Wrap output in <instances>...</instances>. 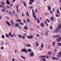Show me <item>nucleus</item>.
<instances>
[{"mask_svg": "<svg viewBox=\"0 0 61 61\" xmlns=\"http://www.w3.org/2000/svg\"><path fill=\"white\" fill-rule=\"evenodd\" d=\"M16 9V11L18 12H19V13H20V11H19V10H18V9Z\"/></svg>", "mask_w": 61, "mask_h": 61, "instance_id": "obj_36", "label": "nucleus"}, {"mask_svg": "<svg viewBox=\"0 0 61 61\" xmlns=\"http://www.w3.org/2000/svg\"><path fill=\"white\" fill-rule=\"evenodd\" d=\"M23 4L26 7V3H25V2H23Z\"/></svg>", "mask_w": 61, "mask_h": 61, "instance_id": "obj_17", "label": "nucleus"}, {"mask_svg": "<svg viewBox=\"0 0 61 61\" xmlns=\"http://www.w3.org/2000/svg\"><path fill=\"white\" fill-rule=\"evenodd\" d=\"M61 24H59V28H61Z\"/></svg>", "mask_w": 61, "mask_h": 61, "instance_id": "obj_32", "label": "nucleus"}, {"mask_svg": "<svg viewBox=\"0 0 61 61\" xmlns=\"http://www.w3.org/2000/svg\"><path fill=\"white\" fill-rule=\"evenodd\" d=\"M15 0H13L12 1V3H14V2H15Z\"/></svg>", "mask_w": 61, "mask_h": 61, "instance_id": "obj_54", "label": "nucleus"}, {"mask_svg": "<svg viewBox=\"0 0 61 61\" xmlns=\"http://www.w3.org/2000/svg\"><path fill=\"white\" fill-rule=\"evenodd\" d=\"M1 4L2 5V6H4V5L5 4V3L3 1H2L1 2Z\"/></svg>", "mask_w": 61, "mask_h": 61, "instance_id": "obj_15", "label": "nucleus"}, {"mask_svg": "<svg viewBox=\"0 0 61 61\" xmlns=\"http://www.w3.org/2000/svg\"><path fill=\"white\" fill-rule=\"evenodd\" d=\"M50 29H51V30H52V29H53V28H52V27L51 26H50Z\"/></svg>", "mask_w": 61, "mask_h": 61, "instance_id": "obj_48", "label": "nucleus"}, {"mask_svg": "<svg viewBox=\"0 0 61 61\" xmlns=\"http://www.w3.org/2000/svg\"><path fill=\"white\" fill-rule=\"evenodd\" d=\"M1 49L2 50H3V49H4V47L3 46H2V47L1 48Z\"/></svg>", "mask_w": 61, "mask_h": 61, "instance_id": "obj_47", "label": "nucleus"}, {"mask_svg": "<svg viewBox=\"0 0 61 61\" xmlns=\"http://www.w3.org/2000/svg\"><path fill=\"white\" fill-rule=\"evenodd\" d=\"M24 28L25 29V30H28V28L26 26L24 27Z\"/></svg>", "mask_w": 61, "mask_h": 61, "instance_id": "obj_13", "label": "nucleus"}, {"mask_svg": "<svg viewBox=\"0 0 61 61\" xmlns=\"http://www.w3.org/2000/svg\"><path fill=\"white\" fill-rule=\"evenodd\" d=\"M6 7L8 8H10V6H6Z\"/></svg>", "mask_w": 61, "mask_h": 61, "instance_id": "obj_49", "label": "nucleus"}, {"mask_svg": "<svg viewBox=\"0 0 61 61\" xmlns=\"http://www.w3.org/2000/svg\"><path fill=\"white\" fill-rule=\"evenodd\" d=\"M47 22H50V21H49V20H48V19L47 20Z\"/></svg>", "mask_w": 61, "mask_h": 61, "instance_id": "obj_58", "label": "nucleus"}, {"mask_svg": "<svg viewBox=\"0 0 61 61\" xmlns=\"http://www.w3.org/2000/svg\"><path fill=\"white\" fill-rule=\"evenodd\" d=\"M15 13V10H14L13 11V14H14Z\"/></svg>", "mask_w": 61, "mask_h": 61, "instance_id": "obj_59", "label": "nucleus"}, {"mask_svg": "<svg viewBox=\"0 0 61 61\" xmlns=\"http://www.w3.org/2000/svg\"><path fill=\"white\" fill-rule=\"evenodd\" d=\"M32 14L34 17V18L35 19V20H36V15H35V12H34V11L33 9H32Z\"/></svg>", "mask_w": 61, "mask_h": 61, "instance_id": "obj_1", "label": "nucleus"}, {"mask_svg": "<svg viewBox=\"0 0 61 61\" xmlns=\"http://www.w3.org/2000/svg\"><path fill=\"white\" fill-rule=\"evenodd\" d=\"M56 43H55V42H53V46H54V47H55V46H55V44Z\"/></svg>", "mask_w": 61, "mask_h": 61, "instance_id": "obj_18", "label": "nucleus"}, {"mask_svg": "<svg viewBox=\"0 0 61 61\" xmlns=\"http://www.w3.org/2000/svg\"><path fill=\"white\" fill-rule=\"evenodd\" d=\"M56 58H55L54 57H52V59H53V60H55V59Z\"/></svg>", "mask_w": 61, "mask_h": 61, "instance_id": "obj_57", "label": "nucleus"}, {"mask_svg": "<svg viewBox=\"0 0 61 61\" xmlns=\"http://www.w3.org/2000/svg\"><path fill=\"white\" fill-rule=\"evenodd\" d=\"M18 36L19 37H20V38H22V36L20 35H18Z\"/></svg>", "mask_w": 61, "mask_h": 61, "instance_id": "obj_33", "label": "nucleus"}, {"mask_svg": "<svg viewBox=\"0 0 61 61\" xmlns=\"http://www.w3.org/2000/svg\"><path fill=\"white\" fill-rule=\"evenodd\" d=\"M16 26H19V25H18V24H16Z\"/></svg>", "mask_w": 61, "mask_h": 61, "instance_id": "obj_55", "label": "nucleus"}, {"mask_svg": "<svg viewBox=\"0 0 61 61\" xmlns=\"http://www.w3.org/2000/svg\"><path fill=\"white\" fill-rule=\"evenodd\" d=\"M56 40L58 42H60V39H56Z\"/></svg>", "mask_w": 61, "mask_h": 61, "instance_id": "obj_24", "label": "nucleus"}, {"mask_svg": "<svg viewBox=\"0 0 61 61\" xmlns=\"http://www.w3.org/2000/svg\"><path fill=\"white\" fill-rule=\"evenodd\" d=\"M13 4H12L11 5H10V6L11 7H12V6H13Z\"/></svg>", "mask_w": 61, "mask_h": 61, "instance_id": "obj_63", "label": "nucleus"}, {"mask_svg": "<svg viewBox=\"0 0 61 61\" xmlns=\"http://www.w3.org/2000/svg\"><path fill=\"white\" fill-rule=\"evenodd\" d=\"M51 13V14H53V11H52L51 10L50 12Z\"/></svg>", "mask_w": 61, "mask_h": 61, "instance_id": "obj_52", "label": "nucleus"}, {"mask_svg": "<svg viewBox=\"0 0 61 61\" xmlns=\"http://www.w3.org/2000/svg\"><path fill=\"white\" fill-rule=\"evenodd\" d=\"M11 37H14V36H13V34H11V35L10 36Z\"/></svg>", "mask_w": 61, "mask_h": 61, "instance_id": "obj_51", "label": "nucleus"}, {"mask_svg": "<svg viewBox=\"0 0 61 61\" xmlns=\"http://www.w3.org/2000/svg\"><path fill=\"white\" fill-rule=\"evenodd\" d=\"M21 58H22L23 59H26V58L23 56H21Z\"/></svg>", "mask_w": 61, "mask_h": 61, "instance_id": "obj_16", "label": "nucleus"}, {"mask_svg": "<svg viewBox=\"0 0 61 61\" xmlns=\"http://www.w3.org/2000/svg\"><path fill=\"white\" fill-rule=\"evenodd\" d=\"M60 37V35H55L53 36L54 37H58V38H59Z\"/></svg>", "mask_w": 61, "mask_h": 61, "instance_id": "obj_6", "label": "nucleus"}, {"mask_svg": "<svg viewBox=\"0 0 61 61\" xmlns=\"http://www.w3.org/2000/svg\"><path fill=\"white\" fill-rule=\"evenodd\" d=\"M6 3L8 5H10V3L8 0H7L6 1Z\"/></svg>", "mask_w": 61, "mask_h": 61, "instance_id": "obj_9", "label": "nucleus"}, {"mask_svg": "<svg viewBox=\"0 0 61 61\" xmlns=\"http://www.w3.org/2000/svg\"><path fill=\"white\" fill-rule=\"evenodd\" d=\"M21 51L22 52H25L27 53V51H26V49L25 48H23L21 50Z\"/></svg>", "mask_w": 61, "mask_h": 61, "instance_id": "obj_5", "label": "nucleus"}, {"mask_svg": "<svg viewBox=\"0 0 61 61\" xmlns=\"http://www.w3.org/2000/svg\"><path fill=\"white\" fill-rule=\"evenodd\" d=\"M26 46L27 47L31 46V45L30 44L28 45H26Z\"/></svg>", "mask_w": 61, "mask_h": 61, "instance_id": "obj_30", "label": "nucleus"}, {"mask_svg": "<svg viewBox=\"0 0 61 61\" xmlns=\"http://www.w3.org/2000/svg\"><path fill=\"white\" fill-rule=\"evenodd\" d=\"M8 13L9 14H10V15H11V12H10V11H9L8 12Z\"/></svg>", "mask_w": 61, "mask_h": 61, "instance_id": "obj_41", "label": "nucleus"}, {"mask_svg": "<svg viewBox=\"0 0 61 61\" xmlns=\"http://www.w3.org/2000/svg\"><path fill=\"white\" fill-rule=\"evenodd\" d=\"M33 35L31 36H28L27 37V38H29L30 39H31V38H33Z\"/></svg>", "mask_w": 61, "mask_h": 61, "instance_id": "obj_8", "label": "nucleus"}, {"mask_svg": "<svg viewBox=\"0 0 61 61\" xmlns=\"http://www.w3.org/2000/svg\"><path fill=\"white\" fill-rule=\"evenodd\" d=\"M17 52V50H15V54H16Z\"/></svg>", "mask_w": 61, "mask_h": 61, "instance_id": "obj_61", "label": "nucleus"}, {"mask_svg": "<svg viewBox=\"0 0 61 61\" xmlns=\"http://www.w3.org/2000/svg\"><path fill=\"white\" fill-rule=\"evenodd\" d=\"M45 57H46L47 58H49V57L47 56H40V58H45Z\"/></svg>", "mask_w": 61, "mask_h": 61, "instance_id": "obj_4", "label": "nucleus"}, {"mask_svg": "<svg viewBox=\"0 0 61 61\" xmlns=\"http://www.w3.org/2000/svg\"><path fill=\"white\" fill-rule=\"evenodd\" d=\"M5 9H3L2 10V12H5Z\"/></svg>", "mask_w": 61, "mask_h": 61, "instance_id": "obj_20", "label": "nucleus"}, {"mask_svg": "<svg viewBox=\"0 0 61 61\" xmlns=\"http://www.w3.org/2000/svg\"><path fill=\"white\" fill-rule=\"evenodd\" d=\"M20 24L21 25H24V24L23 23H20Z\"/></svg>", "mask_w": 61, "mask_h": 61, "instance_id": "obj_46", "label": "nucleus"}, {"mask_svg": "<svg viewBox=\"0 0 61 61\" xmlns=\"http://www.w3.org/2000/svg\"><path fill=\"white\" fill-rule=\"evenodd\" d=\"M24 36H26V33H24Z\"/></svg>", "mask_w": 61, "mask_h": 61, "instance_id": "obj_62", "label": "nucleus"}, {"mask_svg": "<svg viewBox=\"0 0 61 61\" xmlns=\"http://www.w3.org/2000/svg\"><path fill=\"white\" fill-rule=\"evenodd\" d=\"M41 25L42 27H44V24L43 23H42L41 24Z\"/></svg>", "mask_w": 61, "mask_h": 61, "instance_id": "obj_19", "label": "nucleus"}, {"mask_svg": "<svg viewBox=\"0 0 61 61\" xmlns=\"http://www.w3.org/2000/svg\"><path fill=\"white\" fill-rule=\"evenodd\" d=\"M50 48V46L49 45L48 47V48L49 49Z\"/></svg>", "mask_w": 61, "mask_h": 61, "instance_id": "obj_50", "label": "nucleus"}, {"mask_svg": "<svg viewBox=\"0 0 61 61\" xmlns=\"http://www.w3.org/2000/svg\"><path fill=\"white\" fill-rule=\"evenodd\" d=\"M2 38H5V36L4 35H2L1 36Z\"/></svg>", "mask_w": 61, "mask_h": 61, "instance_id": "obj_38", "label": "nucleus"}, {"mask_svg": "<svg viewBox=\"0 0 61 61\" xmlns=\"http://www.w3.org/2000/svg\"><path fill=\"white\" fill-rule=\"evenodd\" d=\"M37 22H38V23H40V20H39V19L38 18L37 19Z\"/></svg>", "mask_w": 61, "mask_h": 61, "instance_id": "obj_21", "label": "nucleus"}, {"mask_svg": "<svg viewBox=\"0 0 61 61\" xmlns=\"http://www.w3.org/2000/svg\"><path fill=\"white\" fill-rule=\"evenodd\" d=\"M10 22L11 23H12L13 22V20H11L10 21Z\"/></svg>", "mask_w": 61, "mask_h": 61, "instance_id": "obj_56", "label": "nucleus"}, {"mask_svg": "<svg viewBox=\"0 0 61 61\" xmlns=\"http://www.w3.org/2000/svg\"><path fill=\"white\" fill-rule=\"evenodd\" d=\"M30 57H34L35 56L34 53L33 52H32L30 53Z\"/></svg>", "mask_w": 61, "mask_h": 61, "instance_id": "obj_3", "label": "nucleus"}, {"mask_svg": "<svg viewBox=\"0 0 61 61\" xmlns=\"http://www.w3.org/2000/svg\"><path fill=\"white\" fill-rule=\"evenodd\" d=\"M26 14L28 17H29V14H28V12H26Z\"/></svg>", "mask_w": 61, "mask_h": 61, "instance_id": "obj_29", "label": "nucleus"}, {"mask_svg": "<svg viewBox=\"0 0 61 61\" xmlns=\"http://www.w3.org/2000/svg\"><path fill=\"white\" fill-rule=\"evenodd\" d=\"M22 36L23 38L24 39H25V36H24L23 35Z\"/></svg>", "mask_w": 61, "mask_h": 61, "instance_id": "obj_31", "label": "nucleus"}, {"mask_svg": "<svg viewBox=\"0 0 61 61\" xmlns=\"http://www.w3.org/2000/svg\"><path fill=\"white\" fill-rule=\"evenodd\" d=\"M56 17H59V15L56 14Z\"/></svg>", "mask_w": 61, "mask_h": 61, "instance_id": "obj_37", "label": "nucleus"}, {"mask_svg": "<svg viewBox=\"0 0 61 61\" xmlns=\"http://www.w3.org/2000/svg\"><path fill=\"white\" fill-rule=\"evenodd\" d=\"M35 44H36V46L37 47H38V46H39V44L38 43V42H36L35 43Z\"/></svg>", "mask_w": 61, "mask_h": 61, "instance_id": "obj_14", "label": "nucleus"}, {"mask_svg": "<svg viewBox=\"0 0 61 61\" xmlns=\"http://www.w3.org/2000/svg\"><path fill=\"white\" fill-rule=\"evenodd\" d=\"M6 19H8V20H9V18L8 16L6 17Z\"/></svg>", "mask_w": 61, "mask_h": 61, "instance_id": "obj_43", "label": "nucleus"}, {"mask_svg": "<svg viewBox=\"0 0 61 61\" xmlns=\"http://www.w3.org/2000/svg\"><path fill=\"white\" fill-rule=\"evenodd\" d=\"M57 13L58 14H59V13H60V12H59V9H57Z\"/></svg>", "mask_w": 61, "mask_h": 61, "instance_id": "obj_26", "label": "nucleus"}, {"mask_svg": "<svg viewBox=\"0 0 61 61\" xmlns=\"http://www.w3.org/2000/svg\"><path fill=\"white\" fill-rule=\"evenodd\" d=\"M17 22H21V20H16Z\"/></svg>", "mask_w": 61, "mask_h": 61, "instance_id": "obj_25", "label": "nucleus"}, {"mask_svg": "<svg viewBox=\"0 0 61 61\" xmlns=\"http://www.w3.org/2000/svg\"><path fill=\"white\" fill-rule=\"evenodd\" d=\"M51 20H52V21H53V17H51Z\"/></svg>", "mask_w": 61, "mask_h": 61, "instance_id": "obj_42", "label": "nucleus"}, {"mask_svg": "<svg viewBox=\"0 0 61 61\" xmlns=\"http://www.w3.org/2000/svg\"><path fill=\"white\" fill-rule=\"evenodd\" d=\"M36 36H37V37H39V34H37V35H36Z\"/></svg>", "mask_w": 61, "mask_h": 61, "instance_id": "obj_53", "label": "nucleus"}, {"mask_svg": "<svg viewBox=\"0 0 61 61\" xmlns=\"http://www.w3.org/2000/svg\"><path fill=\"white\" fill-rule=\"evenodd\" d=\"M52 53V52L49 51L48 52V54L49 55H51Z\"/></svg>", "mask_w": 61, "mask_h": 61, "instance_id": "obj_27", "label": "nucleus"}, {"mask_svg": "<svg viewBox=\"0 0 61 61\" xmlns=\"http://www.w3.org/2000/svg\"><path fill=\"white\" fill-rule=\"evenodd\" d=\"M36 12H38V10L37 9H36L35 10Z\"/></svg>", "mask_w": 61, "mask_h": 61, "instance_id": "obj_44", "label": "nucleus"}, {"mask_svg": "<svg viewBox=\"0 0 61 61\" xmlns=\"http://www.w3.org/2000/svg\"><path fill=\"white\" fill-rule=\"evenodd\" d=\"M44 44H43V43H42L41 46V47L42 48H44Z\"/></svg>", "mask_w": 61, "mask_h": 61, "instance_id": "obj_12", "label": "nucleus"}, {"mask_svg": "<svg viewBox=\"0 0 61 61\" xmlns=\"http://www.w3.org/2000/svg\"><path fill=\"white\" fill-rule=\"evenodd\" d=\"M45 34L47 36H48V33L47 32H46Z\"/></svg>", "mask_w": 61, "mask_h": 61, "instance_id": "obj_40", "label": "nucleus"}, {"mask_svg": "<svg viewBox=\"0 0 61 61\" xmlns=\"http://www.w3.org/2000/svg\"><path fill=\"white\" fill-rule=\"evenodd\" d=\"M2 6H3V5H0V7H2Z\"/></svg>", "mask_w": 61, "mask_h": 61, "instance_id": "obj_64", "label": "nucleus"}, {"mask_svg": "<svg viewBox=\"0 0 61 61\" xmlns=\"http://www.w3.org/2000/svg\"><path fill=\"white\" fill-rule=\"evenodd\" d=\"M12 61H15V59H14V58L12 59Z\"/></svg>", "mask_w": 61, "mask_h": 61, "instance_id": "obj_60", "label": "nucleus"}, {"mask_svg": "<svg viewBox=\"0 0 61 61\" xmlns=\"http://www.w3.org/2000/svg\"><path fill=\"white\" fill-rule=\"evenodd\" d=\"M12 35V33L11 32H10L8 34V36H10Z\"/></svg>", "mask_w": 61, "mask_h": 61, "instance_id": "obj_22", "label": "nucleus"}, {"mask_svg": "<svg viewBox=\"0 0 61 61\" xmlns=\"http://www.w3.org/2000/svg\"><path fill=\"white\" fill-rule=\"evenodd\" d=\"M30 21V19H28L26 20V21L27 22H29V21Z\"/></svg>", "mask_w": 61, "mask_h": 61, "instance_id": "obj_34", "label": "nucleus"}, {"mask_svg": "<svg viewBox=\"0 0 61 61\" xmlns=\"http://www.w3.org/2000/svg\"><path fill=\"white\" fill-rule=\"evenodd\" d=\"M6 23L8 25H9V26H11V24H10V23L9 22H8V21H6Z\"/></svg>", "mask_w": 61, "mask_h": 61, "instance_id": "obj_7", "label": "nucleus"}, {"mask_svg": "<svg viewBox=\"0 0 61 61\" xmlns=\"http://www.w3.org/2000/svg\"><path fill=\"white\" fill-rule=\"evenodd\" d=\"M58 46H61V43H58Z\"/></svg>", "mask_w": 61, "mask_h": 61, "instance_id": "obj_23", "label": "nucleus"}, {"mask_svg": "<svg viewBox=\"0 0 61 61\" xmlns=\"http://www.w3.org/2000/svg\"><path fill=\"white\" fill-rule=\"evenodd\" d=\"M6 36L7 37H8V38H9V37L8 36V35L7 34H6Z\"/></svg>", "mask_w": 61, "mask_h": 61, "instance_id": "obj_45", "label": "nucleus"}, {"mask_svg": "<svg viewBox=\"0 0 61 61\" xmlns=\"http://www.w3.org/2000/svg\"><path fill=\"white\" fill-rule=\"evenodd\" d=\"M19 6V5H17L16 6V9H18V7Z\"/></svg>", "mask_w": 61, "mask_h": 61, "instance_id": "obj_39", "label": "nucleus"}, {"mask_svg": "<svg viewBox=\"0 0 61 61\" xmlns=\"http://www.w3.org/2000/svg\"><path fill=\"white\" fill-rule=\"evenodd\" d=\"M30 1L32 3H33L34 2V0H30Z\"/></svg>", "mask_w": 61, "mask_h": 61, "instance_id": "obj_35", "label": "nucleus"}, {"mask_svg": "<svg viewBox=\"0 0 61 61\" xmlns=\"http://www.w3.org/2000/svg\"><path fill=\"white\" fill-rule=\"evenodd\" d=\"M48 8L49 10H50L51 9V6H48Z\"/></svg>", "mask_w": 61, "mask_h": 61, "instance_id": "obj_11", "label": "nucleus"}, {"mask_svg": "<svg viewBox=\"0 0 61 61\" xmlns=\"http://www.w3.org/2000/svg\"><path fill=\"white\" fill-rule=\"evenodd\" d=\"M41 58V60H42V61H46V59H44V58Z\"/></svg>", "mask_w": 61, "mask_h": 61, "instance_id": "obj_10", "label": "nucleus"}, {"mask_svg": "<svg viewBox=\"0 0 61 61\" xmlns=\"http://www.w3.org/2000/svg\"><path fill=\"white\" fill-rule=\"evenodd\" d=\"M28 51L29 52H31V51H32V50L31 49H29L28 50Z\"/></svg>", "mask_w": 61, "mask_h": 61, "instance_id": "obj_28", "label": "nucleus"}, {"mask_svg": "<svg viewBox=\"0 0 61 61\" xmlns=\"http://www.w3.org/2000/svg\"><path fill=\"white\" fill-rule=\"evenodd\" d=\"M60 29V28H57L56 29H55L54 30V32L55 33H57V32H58L59 31V29Z\"/></svg>", "mask_w": 61, "mask_h": 61, "instance_id": "obj_2", "label": "nucleus"}]
</instances>
